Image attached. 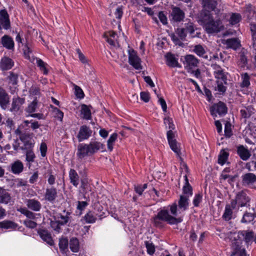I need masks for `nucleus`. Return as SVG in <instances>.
<instances>
[{"instance_id": "obj_41", "label": "nucleus", "mask_w": 256, "mask_h": 256, "mask_svg": "<svg viewBox=\"0 0 256 256\" xmlns=\"http://www.w3.org/2000/svg\"><path fill=\"white\" fill-rule=\"evenodd\" d=\"M256 217L255 212H246L241 220L242 223L248 224L252 222Z\"/></svg>"}, {"instance_id": "obj_23", "label": "nucleus", "mask_w": 256, "mask_h": 256, "mask_svg": "<svg viewBox=\"0 0 256 256\" xmlns=\"http://www.w3.org/2000/svg\"><path fill=\"white\" fill-rule=\"evenodd\" d=\"M242 183L244 186H251L256 182V176L250 172H248L242 176Z\"/></svg>"}, {"instance_id": "obj_47", "label": "nucleus", "mask_w": 256, "mask_h": 256, "mask_svg": "<svg viewBox=\"0 0 256 256\" xmlns=\"http://www.w3.org/2000/svg\"><path fill=\"white\" fill-rule=\"evenodd\" d=\"M36 63L37 66L40 68V70L44 74H48V71L47 69L48 64L46 63L40 58L36 60Z\"/></svg>"}, {"instance_id": "obj_56", "label": "nucleus", "mask_w": 256, "mask_h": 256, "mask_svg": "<svg viewBox=\"0 0 256 256\" xmlns=\"http://www.w3.org/2000/svg\"><path fill=\"white\" fill-rule=\"evenodd\" d=\"M147 186L148 184H144L143 185L138 184L134 186V191L138 194L139 196H141L144 190L147 188Z\"/></svg>"}, {"instance_id": "obj_20", "label": "nucleus", "mask_w": 256, "mask_h": 256, "mask_svg": "<svg viewBox=\"0 0 256 256\" xmlns=\"http://www.w3.org/2000/svg\"><path fill=\"white\" fill-rule=\"evenodd\" d=\"M24 102L25 99L24 98L20 97L13 98L10 110L12 112H18L20 110Z\"/></svg>"}, {"instance_id": "obj_37", "label": "nucleus", "mask_w": 256, "mask_h": 256, "mask_svg": "<svg viewBox=\"0 0 256 256\" xmlns=\"http://www.w3.org/2000/svg\"><path fill=\"white\" fill-rule=\"evenodd\" d=\"M11 196L5 189L0 187V204H8L10 202Z\"/></svg>"}, {"instance_id": "obj_15", "label": "nucleus", "mask_w": 256, "mask_h": 256, "mask_svg": "<svg viewBox=\"0 0 256 256\" xmlns=\"http://www.w3.org/2000/svg\"><path fill=\"white\" fill-rule=\"evenodd\" d=\"M92 134V130L90 128L86 126L83 125L80 128L79 132L76 136L79 142L88 140Z\"/></svg>"}, {"instance_id": "obj_58", "label": "nucleus", "mask_w": 256, "mask_h": 256, "mask_svg": "<svg viewBox=\"0 0 256 256\" xmlns=\"http://www.w3.org/2000/svg\"><path fill=\"white\" fill-rule=\"evenodd\" d=\"M26 160L28 162H32L34 161L36 155L32 150L26 151Z\"/></svg>"}, {"instance_id": "obj_35", "label": "nucleus", "mask_w": 256, "mask_h": 256, "mask_svg": "<svg viewBox=\"0 0 256 256\" xmlns=\"http://www.w3.org/2000/svg\"><path fill=\"white\" fill-rule=\"evenodd\" d=\"M116 34L114 31H110L104 34V38L111 46H115L116 42Z\"/></svg>"}, {"instance_id": "obj_48", "label": "nucleus", "mask_w": 256, "mask_h": 256, "mask_svg": "<svg viewBox=\"0 0 256 256\" xmlns=\"http://www.w3.org/2000/svg\"><path fill=\"white\" fill-rule=\"evenodd\" d=\"M118 138V134L116 132L110 135L107 142L108 148L109 150L112 151L113 146Z\"/></svg>"}, {"instance_id": "obj_39", "label": "nucleus", "mask_w": 256, "mask_h": 256, "mask_svg": "<svg viewBox=\"0 0 256 256\" xmlns=\"http://www.w3.org/2000/svg\"><path fill=\"white\" fill-rule=\"evenodd\" d=\"M213 19L212 16L209 11H204L202 13L200 20L202 23L204 27L207 26Z\"/></svg>"}, {"instance_id": "obj_57", "label": "nucleus", "mask_w": 256, "mask_h": 256, "mask_svg": "<svg viewBox=\"0 0 256 256\" xmlns=\"http://www.w3.org/2000/svg\"><path fill=\"white\" fill-rule=\"evenodd\" d=\"M50 226L52 228L57 232H60L61 231L60 226H62V225L60 224L56 220L54 219V220L50 222Z\"/></svg>"}, {"instance_id": "obj_2", "label": "nucleus", "mask_w": 256, "mask_h": 256, "mask_svg": "<svg viewBox=\"0 0 256 256\" xmlns=\"http://www.w3.org/2000/svg\"><path fill=\"white\" fill-rule=\"evenodd\" d=\"M100 142H90L88 144H80L78 146L76 155L78 158L82 159L86 156H90L102 148Z\"/></svg>"}, {"instance_id": "obj_7", "label": "nucleus", "mask_w": 256, "mask_h": 256, "mask_svg": "<svg viewBox=\"0 0 256 256\" xmlns=\"http://www.w3.org/2000/svg\"><path fill=\"white\" fill-rule=\"evenodd\" d=\"M128 62L136 70H142L141 60L138 56L137 52L133 49L128 50Z\"/></svg>"}, {"instance_id": "obj_60", "label": "nucleus", "mask_w": 256, "mask_h": 256, "mask_svg": "<svg viewBox=\"0 0 256 256\" xmlns=\"http://www.w3.org/2000/svg\"><path fill=\"white\" fill-rule=\"evenodd\" d=\"M176 34L182 40H184L186 36V31L184 28H178L176 31Z\"/></svg>"}, {"instance_id": "obj_3", "label": "nucleus", "mask_w": 256, "mask_h": 256, "mask_svg": "<svg viewBox=\"0 0 256 256\" xmlns=\"http://www.w3.org/2000/svg\"><path fill=\"white\" fill-rule=\"evenodd\" d=\"M250 198L247 194L245 192L242 190L236 194L234 198L232 199L230 202L232 203V206H235L237 208V210H238L240 208L250 207Z\"/></svg>"}, {"instance_id": "obj_22", "label": "nucleus", "mask_w": 256, "mask_h": 256, "mask_svg": "<svg viewBox=\"0 0 256 256\" xmlns=\"http://www.w3.org/2000/svg\"><path fill=\"white\" fill-rule=\"evenodd\" d=\"M14 64L12 58L8 56H4L0 60V69L2 71L10 70L14 66Z\"/></svg>"}, {"instance_id": "obj_13", "label": "nucleus", "mask_w": 256, "mask_h": 256, "mask_svg": "<svg viewBox=\"0 0 256 256\" xmlns=\"http://www.w3.org/2000/svg\"><path fill=\"white\" fill-rule=\"evenodd\" d=\"M10 28L9 15L6 10H0V30L4 28L8 30Z\"/></svg>"}, {"instance_id": "obj_46", "label": "nucleus", "mask_w": 256, "mask_h": 256, "mask_svg": "<svg viewBox=\"0 0 256 256\" xmlns=\"http://www.w3.org/2000/svg\"><path fill=\"white\" fill-rule=\"evenodd\" d=\"M24 146H22V150H25L26 152L32 150L34 146V142L32 140H22Z\"/></svg>"}, {"instance_id": "obj_33", "label": "nucleus", "mask_w": 256, "mask_h": 256, "mask_svg": "<svg viewBox=\"0 0 256 256\" xmlns=\"http://www.w3.org/2000/svg\"><path fill=\"white\" fill-rule=\"evenodd\" d=\"M184 184L182 187V194L188 198H190L192 195V188L188 182V180L186 175L184 176Z\"/></svg>"}, {"instance_id": "obj_27", "label": "nucleus", "mask_w": 256, "mask_h": 256, "mask_svg": "<svg viewBox=\"0 0 256 256\" xmlns=\"http://www.w3.org/2000/svg\"><path fill=\"white\" fill-rule=\"evenodd\" d=\"M236 239L237 238L235 237L232 244L231 248L232 251L230 254V256H235L245 249L242 248V242Z\"/></svg>"}, {"instance_id": "obj_54", "label": "nucleus", "mask_w": 256, "mask_h": 256, "mask_svg": "<svg viewBox=\"0 0 256 256\" xmlns=\"http://www.w3.org/2000/svg\"><path fill=\"white\" fill-rule=\"evenodd\" d=\"M88 205V203L86 201H78L76 208L80 211V214H82V211H84L86 207Z\"/></svg>"}, {"instance_id": "obj_55", "label": "nucleus", "mask_w": 256, "mask_h": 256, "mask_svg": "<svg viewBox=\"0 0 256 256\" xmlns=\"http://www.w3.org/2000/svg\"><path fill=\"white\" fill-rule=\"evenodd\" d=\"M76 51L78 52V58L80 62H82L83 64H85L84 67L85 68H88V67H90V66L88 64V60L85 57V56L81 52L80 49H77Z\"/></svg>"}, {"instance_id": "obj_61", "label": "nucleus", "mask_w": 256, "mask_h": 256, "mask_svg": "<svg viewBox=\"0 0 256 256\" xmlns=\"http://www.w3.org/2000/svg\"><path fill=\"white\" fill-rule=\"evenodd\" d=\"M147 250V252L150 255H152L155 252V246H154L148 242H145Z\"/></svg>"}, {"instance_id": "obj_44", "label": "nucleus", "mask_w": 256, "mask_h": 256, "mask_svg": "<svg viewBox=\"0 0 256 256\" xmlns=\"http://www.w3.org/2000/svg\"><path fill=\"white\" fill-rule=\"evenodd\" d=\"M216 82L217 86L215 88V90L218 92L220 94H224L226 90V85L227 84V80H226L225 83L221 80H216Z\"/></svg>"}, {"instance_id": "obj_6", "label": "nucleus", "mask_w": 256, "mask_h": 256, "mask_svg": "<svg viewBox=\"0 0 256 256\" xmlns=\"http://www.w3.org/2000/svg\"><path fill=\"white\" fill-rule=\"evenodd\" d=\"M185 18L184 12L180 8L172 6V12L170 14L169 18L172 24L180 22Z\"/></svg>"}, {"instance_id": "obj_38", "label": "nucleus", "mask_w": 256, "mask_h": 256, "mask_svg": "<svg viewBox=\"0 0 256 256\" xmlns=\"http://www.w3.org/2000/svg\"><path fill=\"white\" fill-rule=\"evenodd\" d=\"M241 82L240 86L241 88H248L250 84V76L247 72H244L240 74Z\"/></svg>"}, {"instance_id": "obj_53", "label": "nucleus", "mask_w": 256, "mask_h": 256, "mask_svg": "<svg viewBox=\"0 0 256 256\" xmlns=\"http://www.w3.org/2000/svg\"><path fill=\"white\" fill-rule=\"evenodd\" d=\"M202 194L201 193H198L195 194L192 200V203L195 207H198L200 204L202 202Z\"/></svg>"}, {"instance_id": "obj_63", "label": "nucleus", "mask_w": 256, "mask_h": 256, "mask_svg": "<svg viewBox=\"0 0 256 256\" xmlns=\"http://www.w3.org/2000/svg\"><path fill=\"white\" fill-rule=\"evenodd\" d=\"M170 37L172 41L176 45L181 46L182 44V40L177 35L176 32L175 34L172 33L170 35Z\"/></svg>"}, {"instance_id": "obj_17", "label": "nucleus", "mask_w": 256, "mask_h": 256, "mask_svg": "<svg viewBox=\"0 0 256 256\" xmlns=\"http://www.w3.org/2000/svg\"><path fill=\"white\" fill-rule=\"evenodd\" d=\"M233 210H236L237 212V208L234 206H232V203L227 204L225 206L224 210L222 216V218L225 221H229L233 218Z\"/></svg>"}, {"instance_id": "obj_64", "label": "nucleus", "mask_w": 256, "mask_h": 256, "mask_svg": "<svg viewBox=\"0 0 256 256\" xmlns=\"http://www.w3.org/2000/svg\"><path fill=\"white\" fill-rule=\"evenodd\" d=\"M185 30L192 34L194 32V24L190 21L184 24Z\"/></svg>"}, {"instance_id": "obj_50", "label": "nucleus", "mask_w": 256, "mask_h": 256, "mask_svg": "<svg viewBox=\"0 0 256 256\" xmlns=\"http://www.w3.org/2000/svg\"><path fill=\"white\" fill-rule=\"evenodd\" d=\"M68 241L66 238H61L59 240V248L61 252H66L68 249Z\"/></svg>"}, {"instance_id": "obj_25", "label": "nucleus", "mask_w": 256, "mask_h": 256, "mask_svg": "<svg viewBox=\"0 0 256 256\" xmlns=\"http://www.w3.org/2000/svg\"><path fill=\"white\" fill-rule=\"evenodd\" d=\"M64 212L66 214L65 215L61 213H58L54 216V219L58 221V222L62 226L67 224L70 221V213L68 212H66L65 210H64Z\"/></svg>"}, {"instance_id": "obj_24", "label": "nucleus", "mask_w": 256, "mask_h": 256, "mask_svg": "<svg viewBox=\"0 0 256 256\" xmlns=\"http://www.w3.org/2000/svg\"><path fill=\"white\" fill-rule=\"evenodd\" d=\"M26 203L28 208L32 211L38 212L42 208L41 203L35 198L26 200Z\"/></svg>"}, {"instance_id": "obj_11", "label": "nucleus", "mask_w": 256, "mask_h": 256, "mask_svg": "<svg viewBox=\"0 0 256 256\" xmlns=\"http://www.w3.org/2000/svg\"><path fill=\"white\" fill-rule=\"evenodd\" d=\"M204 28L206 32L208 34L218 32L223 28L222 22L220 20H211Z\"/></svg>"}, {"instance_id": "obj_28", "label": "nucleus", "mask_w": 256, "mask_h": 256, "mask_svg": "<svg viewBox=\"0 0 256 256\" xmlns=\"http://www.w3.org/2000/svg\"><path fill=\"white\" fill-rule=\"evenodd\" d=\"M248 51L247 50L242 48L238 54V66L242 68H244L248 64L247 54Z\"/></svg>"}, {"instance_id": "obj_36", "label": "nucleus", "mask_w": 256, "mask_h": 256, "mask_svg": "<svg viewBox=\"0 0 256 256\" xmlns=\"http://www.w3.org/2000/svg\"><path fill=\"white\" fill-rule=\"evenodd\" d=\"M70 182L75 187H77L80 182V176L74 169L71 168L68 172Z\"/></svg>"}, {"instance_id": "obj_8", "label": "nucleus", "mask_w": 256, "mask_h": 256, "mask_svg": "<svg viewBox=\"0 0 256 256\" xmlns=\"http://www.w3.org/2000/svg\"><path fill=\"white\" fill-rule=\"evenodd\" d=\"M104 216V212H103L98 213L95 211L89 210L82 218V220H84L86 224H94L96 222L98 218L101 220Z\"/></svg>"}, {"instance_id": "obj_51", "label": "nucleus", "mask_w": 256, "mask_h": 256, "mask_svg": "<svg viewBox=\"0 0 256 256\" xmlns=\"http://www.w3.org/2000/svg\"><path fill=\"white\" fill-rule=\"evenodd\" d=\"M19 211L21 212V214L26 216V218L28 219L34 220L36 218V214L26 208H20Z\"/></svg>"}, {"instance_id": "obj_42", "label": "nucleus", "mask_w": 256, "mask_h": 256, "mask_svg": "<svg viewBox=\"0 0 256 256\" xmlns=\"http://www.w3.org/2000/svg\"><path fill=\"white\" fill-rule=\"evenodd\" d=\"M70 248L74 252H77L80 250V243L76 238H72L70 240Z\"/></svg>"}, {"instance_id": "obj_59", "label": "nucleus", "mask_w": 256, "mask_h": 256, "mask_svg": "<svg viewBox=\"0 0 256 256\" xmlns=\"http://www.w3.org/2000/svg\"><path fill=\"white\" fill-rule=\"evenodd\" d=\"M246 14L248 18L252 19L256 17L255 12L252 10V6H248L246 10Z\"/></svg>"}, {"instance_id": "obj_18", "label": "nucleus", "mask_w": 256, "mask_h": 256, "mask_svg": "<svg viewBox=\"0 0 256 256\" xmlns=\"http://www.w3.org/2000/svg\"><path fill=\"white\" fill-rule=\"evenodd\" d=\"M166 62L167 66L170 68H181L180 64L178 62V58L176 56L170 52L167 53L165 55Z\"/></svg>"}, {"instance_id": "obj_43", "label": "nucleus", "mask_w": 256, "mask_h": 256, "mask_svg": "<svg viewBox=\"0 0 256 256\" xmlns=\"http://www.w3.org/2000/svg\"><path fill=\"white\" fill-rule=\"evenodd\" d=\"M228 156L229 153L225 150H222L218 156V164L222 166L224 165L227 161Z\"/></svg>"}, {"instance_id": "obj_34", "label": "nucleus", "mask_w": 256, "mask_h": 256, "mask_svg": "<svg viewBox=\"0 0 256 256\" xmlns=\"http://www.w3.org/2000/svg\"><path fill=\"white\" fill-rule=\"evenodd\" d=\"M189 198H190L184 195H180L178 204L180 210L182 211H185L188 208L189 206Z\"/></svg>"}, {"instance_id": "obj_32", "label": "nucleus", "mask_w": 256, "mask_h": 256, "mask_svg": "<svg viewBox=\"0 0 256 256\" xmlns=\"http://www.w3.org/2000/svg\"><path fill=\"white\" fill-rule=\"evenodd\" d=\"M237 153L243 160H247L251 156L250 151L242 145L237 148Z\"/></svg>"}, {"instance_id": "obj_49", "label": "nucleus", "mask_w": 256, "mask_h": 256, "mask_svg": "<svg viewBox=\"0 0 256 256\" xmlns=\"http://www.w3.org/2000/svg\"><path fill=\"white\" fill-rule=\"evenodd\" d=\"M16 224L14 222L10 220H4L0 222V228H16Z\"/></svg>"}, {"instance_id": "obj_30", "label": "nucleus", "mask_w": 256, "mask_h": 256, "mask_svg": "<svg viewBox=\"0 0 256 256\" xmlns=\"http://www.w3.org/2000/svg\"><path fill=\"white\" fill-rule=\"evenodd\" d=\"M192 51L198 56L206 60H210L207 52L203 46L200 44H196L193 48Z\"/></svg>"}, {"instance_id": "obj_1", "label": "nucleus", "mask_w": 256, "mask_h": 256, "mask_svg": "<svg viewBox=\"0 0 256 256\" xmlns=\"http://www.w3.org/2000/svg\"><path fill=\"white\" fill-rule=\"evenodd\" d=\"M182 217L176 218L169 214L168 208H164L161 209L154 217V224L155 226L158 228H162L164 226V222H166L168 224H177L182 222Z\"/></svg>"}, {"instance_id": "obj_19", "label": "nucleus", "mask_w": 256, "mask_h": 256, "mask_svg": "<svg viewBox=\"0 0 256 256\" xmlns=\"http://www.w3.org/2000/svg\"><path fill=\"white\" fill-rule=\"evenodd\" d=\"M58 196L57 190L54 186L47 188L44 194V199L50 202H54Z\"/></svg>"}, {"instance_id": "obj_14", "label": "nucleus", "mask_w": 256, "mask_h": 256, "mask_svg": "<svg viewBox=\"0 0 256 256\" xmlns=\"http://www.w3.org/2000/svg\"><path fill=\"white\" fill-rule=\"evenodd\" d=\"M214 70V75L216 80H221L225 83L227 80V73L225 72L221 66L216 64H212L211 66Z\"/></svg>"}, {"instance_id": "obj_5", "label": "nucleus", "mask_w": 256, "mask_h": 256, "mask_svg": "<svg viewBox=\"0 0 256 256\" xmlns=\"http://www.w3.org/2000/svg\"><path fill=\"white\" fill-rule=\"evenodd\" d=\"M237 240L242 242L244 241L246 245L248 246L252 242L254 231L250 230H239L237 232Z\"/></svg>"}, {"instance_id": "obj_16", "label": "nucleus", "mask_w": 256, "mask_h": 256, "mask_svg": "<svg viewBox=\"0 0 256 256\" xmlns=\"http://www.w3.org/2000/svg\"><path fill=\"white\" fill-rule=\"evenodd\" d=\"M10 97L6 90L0 86V106L2 110H6L10 104Z\"/></svg>"}, {"instance_id": "obj_9", "label": "nucleus", "mask_w": 256, "mask_h": 256, "mask_svg": "<svg viewBox=\"0 0 256 256\" xmlns=\"http://www.w3.org/2000/svg\"><path fill=\"white\" fill-rule=\"evenodd\" d=\"M210 114L214 116H216V114L219 115H224L227 113L228 108L226 104L222 102H219L212 106L210 108Z\"/></svg>"}, {"instance_id": "obj_62", "label": "nucleus", "mask_w": 256, "mask_h": 256, "mask_svg": "<svg viewBox=\"0 0 256 256\" xmlns=\"http://www.w3.org/2000/svg\"><path fill=\"white\" fill-rule=\"evenodd\" d=\"M224 134L227 138H230L232 134L231 124L230 122H226L224 126Z\"/></svg>"}, {"instance_id": "obj_26", "label": "nucleus", "mask_w": 256, "mask_h": 256, "mask_svg": "<svg viewBox=\"0 0 256 256\" xmlns=\"http://www.w3.org/2000/svg\"><path fill=\"white\" fill-rule=\"evenodd\" d=\"M222 44L226 45L228 48H232L236 50L239 48L240 44V41L238 38H231L223 40Z\"/></svg>"}, {"instance_id": "obj_29", "label": "nucleus", "mask_w": 256, "mask_h": 256, "mask_svg": "<svg viewBox=\"0 0 256 256\" xmlns=\"http://www.w3.org/2000/svg\"><path fill=\"white\" fill-rule=\"evenodd\" d=\"M23 163L20 160H17L10 165V172L14 174H20L24 170Z\"/></svg>"}, {"instance_id": "obj_4", "label": "nucleus", "mask_w": 256, "mask_h": 256, "mask_svg": "<svg viewBox=\"0 0 256 256\" xmlns=\"http://www.w3.org/2000/svg\"><path fill=\"white\" fill-rule=\"evenodd\" d=\"M184 68L188 72L198 67L200 60L194 55L187 54L184 56Z\"/></svg>"}, {"instance_id": "obj_40", "label": "nucleus", "mask_w": 256, "mask_h": 256, "mask_svg": "<svg viewBox=\"0 0 256 256\" xmlns=\"http://www.w3.org/2000/svg\"><path fill=\"white\" fill-rule=\"evenodd\" d=\"M81 114L82 118L86 120L92 119V113L89 107L86 105L82 104L81 106Z\"/></svg>"}, {"instance_id": "obj_21", "label": "nucleus", "mask_w": 256, "mask_h": 256, "mask_svg": "<svg viewBox=\"0 0 256 256\" xmlns=\"http://www.w3.org/2000/svg\"><path fill=\"white\" fill-rule=\"evenodd\" d=\"M38 234L40 238L47 244L50 246L54 245V242L52 238L50 233L46 230L39 229L38 230Z\"/></svg>"}, {"instance_id": "obj_12", "label": "nucleus", "mask_w": 256, "mask_h": 256, "mask_svg": "<svg viewBox=\"0 0 256 256\" xmlns=\"http://www.w3.org/2000/svg\"><path fill=\"white\" fill-rule=\"evenodd\" d=\"M167 139L170 148L177 154L180 155V150L175 138V136L172 130H169L166 134Z\"/></svg>"}, {"instance_id": "obj_45", "label": "nucleus", "mask_w": 256, "mask_h": 256, "mask_svg": "<svg viewBox=\"0 0 256 256\" xmlns=\"http://www.w3.org/2000/svg\"><path fill=\"white\" fill-rule=\"evenodd\" d=\"M202 4L204 8L213 10L216 8L218 3L216 0H203Z\"/></svg>"}, {"instance_id": "obj_10", "label": "nucleus", "mask_w": 256, "mask_h": 256, "mask_svg": "<svg viewBox=\"0 0 256 256\" xmlns=\"http://www.w3.org/2000/svg\"><path fill=\"white\" fill-rule=\"evenodd\" d=\"M18 74L14 72H10L6 77L8 86L11 94H14L16 92L18 82Z\"/></svg>"}, {"instance_id": "obj_52", "label": "nucleus", "mask_w": 256, "mask_h": 256, "mask_svg": "<svg viewBox=\"0 0 256 256\" xmlns=\"http://www.w3.org/2000/svg\"><path fill=\"white\" fill-rule=\"evenodd\" d=\"M242 19L241 15L238 13H233L230 18V22L231 24L234 25L240 22Z\"/></svg>"}, {"instance_id": "obj_31", "label": "nucleus", "mask_w": 256, "mask_h": 256, "mask_svg": "<svg viewBox=\"0 0 256 256\" xmlns=\"http://www.w3.org/2000/svg\"><path fill=\"white\" fill-rule=\"evenodd\" d=\"M1 42L3 46L8 50H12L14 48V40L8 35H4L2 38Z\"/></svg>"}]
</instances>
